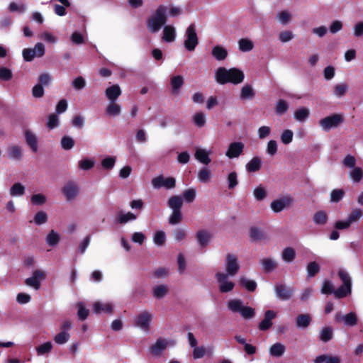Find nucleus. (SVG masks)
<instances>
[{"mask_svg":"<svg viewBox=\"0 0 363 363\" xmlns=\"http://www.w3.org/2000/svg\"><path fill=\"white\" fill-rule=\"evenodd\" d=\"M244 73L238 68H230L227 69L223 67H218L216 71V80L220 84L232 83L238 84L243 82Z\"/></svg>","mask_w":363,"mask_h":363,"instance_id":"f257e3e1","label":"nucleus"},{"mask_svg":"<svg viewBox=\"0 0 363 363\" xmlns=\"http://www.w3.org/2000/svg\"><path fill=\"white\" fill-rule=\"evenodd\" d=\"M167 7L160 5L155 10V13L147 19V27L151 33L159 31L167 22Z\"/></svg>","mask_w":363,"mask_h":363,"instance_id":"f03ea898","label":"nucleus"},{"mask_svg":"<svg viewBox=\"0 0 363 363\" xmlns=\"http://www.w3.org/2000/svg\"><path fill=\"white\" fill-rule=\"evenodd\" d=\"M228 308L233 313H239L246 320L251 319L255 315V311L250 306H243L240 299H232L228 302Z\"/></svg>","mask_w":363,"mask_h":363,"instance_id":"7ed1b4c3","label":"nucleus"},{"mask_svg":"<svg viewBox=\"0 0 363 363\" xmlns=\"http://www.w3.org/2000/svg\"><path fill=\"white\" fill-rule=\"evenodd\" d=\"M338 276L343 284L335 291V296L337 298H342L351 293L352 283L350 276L345 271L339 270Z\"/></svg>","mask_w":363,"mask_h":363,"instance_id":"20e7f679","label":"nucleus"},{"mask_svg":"<svg viewBox=\"0 0 363 363\" xmlns=\"http://www.w3.org/2000/svg\"><path fill=\"white\" fill-rule=\"evenodd\" d=\"M186 39L184 42V48L189 52L195 50L199 44V38L196 33V26L194 23L190 24L185 33Z\"/></svg>","mask_w":363,"mask_h":363,"instance_id":"39448f33","label":"nucleus"},{"mask_svg":"<svg viewBox=\"0 0 363 363\" xmlns=\"http://www.w3.org/2000/svg\"><path fill=\"white\" fill-rule=\"evenodd\" d=\"M344 121L342 116L337 113L332 114L319 121L320 126L325 131H328L331 128L337 127Z\"/></svg>","mask_w":363,"mask_h":363,"instance_id":"423d86ee","label":"nucleus"},{"mask_svg":"<svg viewBox=\"0 0 363 363\" xmlns=\"http://www.w3.org/2000/svg\"><path fill=\"white\" fill-rule=\"evenodd\" d=\"M152 184L155 189L164 187L171 189L176 186V180L172 177L165 178L163 175H160L152 179Z\"/></svg>","mask_w":363,"mask_h":363,"instance_id":"0eeeda50","label":"nucleus"},{"mask_svg":"<svg viewBox=\"0 0 363 363\" xmlns=\"http://www.w3.org/2000/svg\"><path fill=\"white\" fill-rule=\"evenodd\" d=\"M226 272L228 276H235L240 269L238 259L236 255L228 253L225 258Z\"/></svg>","mask_w":363,"mask_h":363,"instance_id":"6e6552de","label":"nucleus"},{"mask_svg":"<svg viewBox=\"0 0 363 363\" xmlns=\"http://www.w3.org/2000/svg\"><path fill=\"white\" fill-rule=\"evenodd\" d=\"M228 274L223 272H217L216 274V279L219 283V291L221 293L230 292L235 286V284L233 281H228Z\"/></svg>","mask_w":363,"mask_h":363,"instance_id":"1a4fd4ad","label":"nucleus"},{"mask_svg":"<svg viewBox=\"0 0 363 363\" xmlns=\"http://www.w3.org/2000/svg\"><path fill=\"white\" fill-rule=\"evenodd\" d=\"M276 296L282 301L289 300L294 294V289L286 284H277L274 288Z\"/></svg>","mask_w":363,"mask_h":363,"instance_id":"9d476101","label":"nucleus"},{"mask_svg":"<svg viewBox=\"0 0 363 363\" xmlns=\"http://www.w3.org/2000/svg\"><path fill=\"white\" fill-rule=\"evenodd\" d=\"M245 145L242 142L231 143L225 152V155L230 158L238 157L243 152Z\"/></svg>","mask_w":363,"mask_h":363,"instance_id":"9b49d317","label":"nucleus"},{"mask_svg":"<svg viewBox=\"0 0 363 363\" xmlns=\"http://www.w3.org/2000/svg\"><path fill=\"white\" fill-rule=\"evenodd\" d=\"M277 316V313L272 310L265 311L264 319L259 323L258 328L259 330H268L272 326V320Z\"/></svg>","mask_w":363,"mask_h":363,"instance_id":"f8f14e48","label":"nucleus"},{"mask_svg":"<svg viewBox=\"0 0 363 363\" xmlns=\"http://www.w3.org/2000/svg\"><path fill=\"white\" fill-rule=\"evenodd\" d=\"M151 319V314L147 311H143L136 317L135 325L147 331L149 330Z\"/></svg>","mask_w":363,"mask_h":363,"instance_id":"ddd939ff","label":"nucleus"},{"mask_svg":"<svg viewBox=\"0 0 363 363\" xmlns=\"http://www.w3.org/2000/svg\"><path fill=\"white\" fill-rule=\"evenodd\" d=\"M291 203V198L289 196H284L279 199L274 200L270 207L275 213H279L283 211L286 206H289Z\"/></svg>","mask_w":363,"mask_h":363,"instance_id":"4468645a","label":"nucleus"},{"mask_svg":"<svg viewBox=\"0 0 363 363\" xmlns=\"http://www.w3.org/2000/svg\"><path fill=\"white\" fill-rule=\"evenodd\" d=\"M44 277V274L40 270L36 269L33 272V276L25 280L26 285L33 287L35 289H39L40 287V279Z\"/></svg>","mask_w":363,"mask_h":363,"instance_id":"2eb2a0df","label":"nucleus"},{"mask_svg":"<svg viewBox=\"0 0 363 363\" xmlns=\"http://www.w3.org/2000/svg\"><path fill=\"white\" fill-rule=\"evenodd\" d=\"M62 191L66 199L69 201L73 199L77 195L78 188L74 182H69L63 186Z\"/></svg>","mask_w":363,"mask_h":363,"instance_id":"dca6fc26","label":"nucleus"},{"mask_svg":"<svg viewBox=\"0 0 363 363\" xmlns=\"http://www.w3.org/2000/svg\"><path fill=\"white\" fill-rule=\"evenodd\" d=\"M93 311L96 314H100L101 313L111 314L113 313V308L111 303H104L96 301L93 303Z\"/></svg>","mask_w":363,"mask_h":363,"instance_id":"f3484780","label":"nucleus"},{"mask_svg":"<svg viewBox=\"0 0 363 363\" xmlns=\"http://www.w3.org/2000/svg\"><path fill=\"white\" fill-rule=\"evenodd\" d=\"M196 238L199 245L201 248H204L208 245L211 238V233L206 230H200L197 231L196 234Z\"/></svg>","mask_w":363,"mask_h":363,"instance_id":"a211bd4d","label":"nucleus"},{"mask_svg":"<svg viewBox=\"0 0 363 363\" xmlns=\"http://www.w3.org/2000/svg\"><path fill=\"white\" fill-rule=\"evenodd\" d=\"M25 139L26 144L30 147L33 152H37L38 150V138L36 135L30 130L25 131Z\"/></svg>","mask_w":363,"mask_h":363,"instance_id":"6ab92c4d","label":"nucleus"},{"mask_svg":"<svg viewBox=\"0 0 363 363\" xmlns=\"http://www.w3.org/2000/svg\"><path fill=\"white\" fill-rule=\"evenodd\" d=\"M105 94L110 101L113 102L121 96V90L118 84H114L106 89Z\"/></svg>","mask_w":363,"mask_h":363,"instance_id":"aec40b11","label":"nucleus"},{"mask_svg":"<svg viewBox=\"0 0 363 363\" xmlns=\"http://www.w3.org/2000/svg\"><path fill=\"white\" fill-rule=\"evenodd\" d=\"M249 233L251 240L254 242H259L267 239L264 232L257 227H251Z\"/></svg>","mask_w":363,"mask_h":363,"instance_id":"412c9836","label":"nucleus"},{"mask_svg":"<svg viewBox=\"0 0 363 363\" xmlns=\"http://www.w3.org/2000/svg\"><path fill=\"white\" fill-rule=\"evenodd\" d=\"M184 78L181 75L173 76L171 77L170 84L172 86V93L173 94H177L179 92L180 89L184 85Z\"/></svg>","mask_w":363,"mask_h":363,"instance_id":"4be33fe9","label":"nucleus"},{"mask_svg":"<svg viewBox=\"0 0 363 363\" xmlns=\"http://www.w3.org/2000/svg\"><path fill=\"white\" fill-rule=\"evenodd\" d=\"M212 56L218 61L224 60L228 56V50L221 45H216L211 51Z\"/></svg>","mask_w":363,"mask_h":363,"instance_id":"5701e85b","label":"nucleus"},{"mask_svg":"<svg viewBox=\"0 0 363 363\" xmlns=\"http://www.w3.org/2000/svg\"><path fill=\"white\" fill-rule=\"evenodd\" d=\"M167 341L164 339L159 338L156 342L151 346L150 352L153 355H160L167 347Z\"/></svg>","mask_w":363,"mask_h":363,"instance_id":"b1692460","label":"nucleus"},{"mask_svg":"<svg viewBox=\"0 0 363 363\" xmlns=\"http://www.w3.org/2000/svg\"><path fill=\"white\" fill-rule=\"evenodd\" d=\"M167 205L170 208L172 209V211L182 210L183 206V200L179 196H172L168 199Z\"/></svg>","mask_w":363,"mask_h":363,"instance_id":"393cba45","label":"nucleus"},{"mask_svg":"<svg viewBox=\"0 0 363 363\" xmlns=\"http://www.w3.org/2000/svg\"><path fill=\"white\" fill-rule=\"evenodd\" d=\"M262 167V160L259 157H254L247 164L246 169L248 172H255Z\"/></svg>","mask_w":363,"mask_h":363,"instance_id":"a878e982","label":"nucleus"},{"mask_svg":"<svg viewBox=\"0 0 363 363\" xmlns=\"http://www.w3.org/2000/svg\"><path fill=\"white\" fill-rule=\"evenodd\" d=\"M333 337V330L332 327L330 326H325L323 327L320 332L319 335V339L320 341L323 342H328L330 340H331Z\"/></svg>","mask_w":363,"mask_h":363,"instance_id":"bb28decb","label":"nucleus"},{"mask_svg":"<svg viewBox=\"0 0 363 363\" xmlns=\"http://www.w3.org/2000/svg\"><path fill=\"white\" fill-rule=\"evenodd\" d=\"M162 39L165 42L171 43L175 39V29L172 26H166L163 30Z\"/></svg>","mask_w":363,"mask_h":363,"instance_id":"cd10ccee","label":"nucleus"},{"mask_svg":"<svg viewBox=\"0 0 363 363\" xmlns=\"http://www.w3.org/2000/svg\"><path fill=\"white\" fill-rule=\"evenodd\" d=\"M311 322V317L309 314H300L296 317V326L306 328L309 326Z\"/></svg>","mask_w":363,"mask_h":363,"instance_id":"c85d7f7f","label":"nucleus"},{"mask_svg":"<svg viewBox=\"0 0 363 363\" xmlns=\"http://www.w3.org/2000/svg\"><path fill=\"white\" fill-rule=\"evenodd\" d=\"M195 157L203 164H208L211 162L208 152L203 149H198L195 152Z\"/></svg>","mask_w":363,"mask_h":363,"instance_id":"c756f323","label":"nucleus"},{"mask_svg":"<svg viewBox=\"0 0 363 363\" xmlns=\"http://www.w3.org/2000/svg\"><path fill=\"white\" fill-rule=\"evenodd\" d=\"M286 350L285 346L279 342L272 345L269 349V353L273 357H281Z\"/></svg>","mask_w":363,"mask_h":363,"instance_id":"7c9ffc66","label":"nucleus"},{"mask_svg":"<svg viewBox=\"0 0 363 363\" xmlns=\"http://www.w3.org/2000/svg\"><path fill=\"white\" fill-rule=\"evenodd\" d=\"M340 363L341 359L339 357H332L327 354H322L316 357L314 363Z\"/></svg>","mask_w":363,"mask_h":363,"instance_id":"2f4dec72","label":"nucleus"},{"mask_svg":"<svg viewBox=\"0 0 363 363\" xmlns=\"http://www.w3.org/2000/svg\"><path fill=\"white\" fill-rule=\"evenodd\" d=\"M282 259L286 262H291L296 257V251L293 247H287L284 248L281 254Z\"/></svg>","mask_w":363,"mask_h":363,"instance_id":"473e14b6","label":"nucleus"},{"mask_svg":"<svg viewBox=\"0 0 363 363\" xmlns=\"http://www.w3.org/2000/svg\"><path fill=\"white\" fill-rule=\"evenodd\" d=\"M264 272H271L277 267V263L271 258H264L260 260Z\"/></svg>","mask_w":363,"mask_h":363,"instance_id":"72a5a7b5","label":"nucleus"},{"mask_svg":"<svg viewBox=\"0 0 363 363\" xmlns=\"http://www.w3.org/2000/svg\"><path fill=\"white\" fill-rule=\"evenodd\" d=\"M309 110L307 108L302 107L294 112V118L298 121L303 122L309 117Z\"/></svg>","mask_w":363,"mask_h":363,"instance_id":"f704fd0d","label":"nucleus"},{"mask_svg":"<svg viewBox=\"0 0 363 363\" xmlns=\"http://www.w3.org/2000/svg\"><path fill=\"white\" fill-rule=\"evenodd\" d=\"M9 194L11 196H21L25 194V186L19 182L15 183L11 187Z\"/></svg>","mask_w":363,"mask_h":363,"instance_id":"c9c22d12","label":"nucleus"},{"mask_svg":"<svg viewBox=\"0 0 363 363\" xmlns=\"http://www.w3.org/2000/svg\"><path fill=\"white\" fill-rule=\"evenodd\" d=\"M239 284L243 286L247 291L253 292L257 289V283L254 280H248L245 277H241Z\"/></svg>","mask_w":363,"mask_h":363,"instance_id":"e433bc0d","label":"nucleus"},{"mask_svg":"<svg viewBox=\"0 0 363 363\" xmlns=\"http://www.w3.org/2000/svg\"><path fill=\"white\" fill-rule=\"evenodd\" d=\"M313 220L317 225H325L328 221V215L325 211H319L314 214Z\"/></svg>","mask_w":363,"mask_h":363,"instance_id":"4c0bfd02","label":"nucleus"},{"mask_svg":"<svg viewBox=\"0 0 363 363\" xmlns=\"http://www.w3.org/2000/svg\"><path fill=\"white\" fill-rule=\"evenodd\" d=\"M320 265L315 261L311 262L308 264L306 270L308 277H313L320 272Z\"/></svg>","mask_w":363,"mask_h":363,"instance_id":"58836bf2","label":"nucleus"},{"mask_svg":"<svg viewBox=\"0 0 363 363\" xmlns=\"http://www.w3.org/2000/svg\"><path fill=\"white\" fill-rule=\"evenodd\" d=\"M8 154L11 159L20 160L22 156V150L18 145H13L8 148Z\"/></svg>","mask_w":363,"mask_h":363,"instance_id":"ea45409f","label":"nucleus"},{"mask_svg":"<svg viewBox=\"0 0 363 363\" xmlns=\"http://www.w3.org/2000/svg\"><path fill=\"white\" fill-rule=\"evenodd\" d=\"M168 292L167 286L161 284L153 288V296L155 298L160 299L166 296Z\"/></svg>","mask_w":363,"mask_h":363,"instance_id":"a19ab883","label":"nucleus"},{"mask_svg":"<svg viewBox=\"0 0 363 363\" xmlns=\"http://www.w3.org/2000/svg\"><path fill=\"white\" fill-rule=\"evenodd\" d=\"M343 321L345 325L347 326H354L357 324L358 318L355 313L350 312L343 317Z\"/></svg>","mask_w":363,"mask_h":363,"instance_id":"79ce46f5","label":"nucleus"},{"mask_svg":"<svg viewBox=\"0 0 363 363\" xmlns=\"http://www.w3.org/2000/svg\"><path fill=\"white\" fill-rule=\"evenodd\" d=\"M255 94L252 86L247 84L242 88L240 97L241 99H249L253 98Z\"/></svg>","mask_w":363,"mask_h":363,"instance_id":"37998d69","label":"nucleus"},{"mask_svg":"<svg viewBox=\"0 0 363 363\" xmlns=\"http://www.w3.org/2000/svg\"><path fill=\"white\" fill-rule=\"evenodd\" d=\"M239 49L242 52H249L253 49L254 45L252 40L247 38H242L239 40Z\"/></svg>","mask_w":363,"mask_h":363,"instance_id":"c03bdc74","label":"nucleus"},{"mask_svg":"<svg viewBox=\"0 0 363 363\" xmlns=\"http://www.w3.org/2000/svg\"><path fill=\"white\" fill-rule=\"evenodd\" d=\"M106 112L109 116H115L119 115L121 113V106L118 104L115 103V101H111L106 107Z\"/></svg>","mask_w":363,"mask_h":363,"instance_id":"a18cd8bd","label":"nucleus"},{"mask_svg":"<svg viewBox=\"0 0 363 363\" xmlns=\"http://www.w3.org/2000/svg\"><path fill=\"white\" fill-rule=\"evenodd\" d=\"M289 109L288 103L284 99H279L275 107V112L278 115L284 114Z\"/></svg>","mask_w":363,"mask_h":363,"instance_id":"49530a36","label":"nucleus"},{"mask_svg":"<svg viewBox=\"0 0 363 363\" xmlns=\"http://www.w3.org/2000/svg\"><path fill=\"white\" fill-rule=\"evenodd\" d=\"M60 240V235L54 230H50L46 238V242L51 246H55Z\"/></svg>","mask_w":363,"mask_h":363,"instance_id":"de8ad7c7","label":"nucleus"},{"mask_svg":"<svg viewBox=\"0 0 363 363\" xmlns=\"http://www.w3.org/2000/svg\"><path fill=\"white\" fill-rule=\"evenodd\" d=\"M362 216L363 211L360 208H356L351 211L347 219L352 225V223L359 220Z\"/></svg>","mask_w":363,"mask_h":363,"instance_id":"09e8293b","label":"nucleus"},{"mask_svg":"<svg viewBox=\"0 0 363 363\" xmlns=\"http://www.w3.org/2000/svg\"><path fill=\"white\" fill-rule=\"evenodd\" d=\"M182 220V210L172 211V213L169 218V223L176 225L179 223Z\"/></svg>","mask_w":363,"mask_h":363,"instance_id":"8fccbe9b","label":"nucleus"},{"mask_svg":"<svg viewBox=\"0 0 363 363\" xmlns=\"http://www.w3.org/2000/svg\"><path fill=\"white\" fill-rule=\"evenodd\" d=\"M61 147L63 150H71L74 145V140L69 136L65 135L61 139Z\"/></svg>","mask_w":363,"mask_h":363,"instance_id":"3c124183","label":"nucleus"},{"mask_svg":"<svg viewBox=\"0 0 363 363\" xmlns=\"http://www.w3.org/2000/svg\"><path fill=\"white\" fill-rule=\"evenodd\" d=\"M345 195V191L342 189H333L330 193V201L331 202L338 203L342 200Z\"/></svg>","mask_w":363,"mask_h":363,"instance_id":"603ef678","label":"nucleus"},{"mask_svg":"<svg viewBox=\"0 0 363 363\" xmlns=\"http://www.w3.org/2000/svg\"><path fill=\"white\" fill-rule=\"evenodd\" d=\"M52 345L51 342H45L36 348L37 354L38 355H43L51 352Z\"/></svg>","mask_w":363,"mask_h":363,"instance_id":"864d4df0","label":"nucleus"},{"mask_svg":"<svg viewBox=\"0 0 363 363\" xmlns=\"http://www.w3.org/2000/svg\"><path fill=\"white\" fill-rule=\"evenodd\" d=\"M193 121L195 125L199 128L204 126L206 123L205 115L203 112L196 113L193 117Z\"/></svg>","mask_w":363,"mask_h":363,"instance_id":"5fc2aeb1","label":"nucleus"},{"mask_svg":"<svg viewBox=\"0 0 363 363\" xmlns=\"http://www.w3.org/2000/svg\"><path fill=\"white\" fill-rule=\"evenodd\" d=\"M33 220L36 225H40L48 221V215L45 212L40 211L35 215Z\"/></svg>","mask_w":363,"mask_h":363,"instance_id":"6e6d98bb","label":"nucleus"},{"mask_svg":"<svg viewBox=\"0 0 363 363\" xmlns=\"http://www.w3.org/2000/svg\"><path fill=\"white\" fill-rule=\"evenodd\" d=\"M30 201L33 205L41 206L46 202V197L42 194H33L30 198Z\"/></svg>","mask_w":363,"mask_h":363,"instance_id":"4d7b16f0","label":"nucleus"},{"mask_svg":"<svg viewBox=\"0 0 363 363\" xmlns=\"http://www.w3.org/2000/svg\"><path fill=\"white\" fill-rule=\"evenodd\" d=\"M59 125V118L57 114L51 113L49 115L47 122V127L49 129H54Z\"/></svg>","mask_w":363,"mask_h":363,"instance_id":"13d9d810","label":"nucleus"},{"mask_svg":"<svg viewBox=\"0 0 363 363\" xmlns=\"http://www.w3.org/2000/svg\"><path fill=\"white\" fill-rule=\"evenodd\" d=\"M118 222L120 223H125L129 220H133L136 219V216L131 213L128 212L127 213H121L118 216Z\"/></svg>","mask_w":363,"mask_h":363,"instance_id":"bf43d9fd","label":"nucleus"},{"mask_svg":"<svg viewBox=\"0 0 363 363\" xmlns=\"http://www.w3.org/2000/svg\"><path fill=\"white\" fill-rule=\"evenodd\" d=\"M69 339V335L65 331H61L54 337V340L57 344L62 345L66 343Z\"/></svg>","mask_w":363,"mask_h":363,"instance_id":"052dcab7","label":"nucleus"},{"mask_svg":"<svg viewBox=\"0 0 363 363\" xmlns=\"http://www.w3.org/2000/svg\"><path fill=\"white\" fill-rule=\"evenodd\" d=\"M183 196L186 202L191 203L196 198V190L190 188L184 191Z\"/></svg>","mask_w":363,"mask_h":363,"instance_id":"680f3d73","label":"nucleus"},{"mask_svg":"<svg viewBox=\"0 0 363 363\" xmlns=\"http://www.w3.org/2000/svg\"><path fill=\"white\" fill-rule=\"evenodd\" d=\"M72 85L75 90H82L86 86V81L82 77L79 76L72 81Z\"/></svg>","mask_w":363,"mask_h":363,"instance_id":"e2e57ef3","label":"nucleus"},{"mask_svg":"<svg viewBox=\"0 0 363 363\" xmlns=\"http://www.w3.org/2000/svg\"><path fill=\"white\" fill-rule=\"evenodd\" d=\"M211 172L207 168H202L198 174L199 180L201 182L206 183L209 181Z\"/></svg>","mask_w":363,"mask_h":363,"instance_id":"0e129e2a","label":"nucleus"},{"mask_svg":"<svg viewBox=\"0 0 363 363\" xmlns=\"http://www.w3.org/2000/svg\"><path fill=\"white\" fill-rule=\"evenodd\" d=\"M13 74L11 69L2 67L0 68V79L7 82L12 79Z\"/></svg>","mask_w":363,"mask_h":363,"instance_id":"69168bd1","label":"nucleus"},{"mask_svg":"<svg viewBox=\"0 0 363 363\" xmlns=\"http://www.w3.org/2000/svg\"><path fill=\"white\" fill-rule=\"evenodd\" d=\"M254 196L257 201H262L267 196L265 189L261 186H257L253 191Z\"/></svg>","mask_w":363,"mask_h":363,"instance_id":"338daca9","label":"nucleus"},{"mask_svg":"<svg viewBox=\"0 0 363 363\" xmlns=\"http://www.w3.org/2000/svg\"><path fill=\"white\" fill-rule=\"evenodd\" d=\"M350 175L354 182H359L363 178V170L360 167H354Z\"/></svg>","mask_w":363,"mask_h":363,"instance_id":"774afa93","label":"nucleus"}]
</instances>
